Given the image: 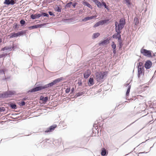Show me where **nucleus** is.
I'll use <instances>...</instances> for the list:
<instances>
[{"instance_id":"dca6fc26","label":"nucleus","mask_w":156,"mask_h":156,"mask_svg":"<svg viewBox=\"0 0 156 156\" xmlns=\"http://www.w3.org/2000/svg\"><path fill=\"white\" fill-rule=\"evenodd\" d=\"M92 1L97 5L98 8H100L102 6V3H101L98 0H92Z\"/></svg>"},{"instance_id":"79ce46f5","label":"nucleus","mask_w":156,"mask_h":156,"mask_svg":"<svg viewBox=\"0 0 156 156\" xmlns=\"http://www.w3.org/2000/svg\"><path fill=\"white\" fill-rule=\"evenodd\" d=\"M77 3H76V2L74 3H73V5H72L75 8V7L76 5H77Z\"/></svg>"},{"instance_id":"b1692460","label":"nucleus","mask_w":156,"mask_h":156,"mask_svg":"<svg viewBox=\"0 0 156 156\" xmlns=\"http://www.w3.org/2000/svg\"><path fill=\"white\" fill-rule=\"evenodd\" d=\"M131 88V86L130 85L128 86V88L127 89L126 92V96H128L129 95V93L130 92V89Z\"/></svg>"},{"instance_id":"6ab92c4d","label":"nucleus","mask_w":156,"mask_h":156,"mask_svg":"<svg viewBox=\"0 0 156 156\" xmlns=\"http://www.w3.org/2000/svg\"><path fill=\"white\" fill-rule=\"evenodd\" d=\"M118 41L119 44V49H120L122 48L123 45V44H122V38L118 39Z\"/></svg>"},{"instance_id":"c03bdc74","label":"nucleus","mask_w":156,"mask_h":156,"mask_svg":"<svg viewBox=\"0 0 156 156\" xmlns=\"http://www.w3.org/2000/svg\"><path fill=\"white\" fill-rule=\"evenodd\" d=\"M113 53L114 54H115L116 53V49H113Z\"/></svg>"},{"instance_id":"a878e982","label":"nucleus","mask_w":156,"mask_h":156,"mask_svg":"<svg viewBox=\"0 0 156 156\" xmlns=\"http://www.w3.org/2000/svg\"><path fill=\"white\" fill-rule=\"evenodd\" d=\"M138 68H144V66H143V63L142 62H139L138 64Z\"/></svg>"},{"instance_id":"c9c22d12","label":"nucleus","mask_w":156,"mask_h":156,"mask_svg":"<svg viewBox=\"0 0 156 156\" xmlns=\"http://www.w3.org/2000/svg\"><path fill=\"white\" fill-rule=\"evenodd\" d=\"M42 16H48V15L45 12L42 13V14H41Z\"/></svg>"},{"instance_id":"f8f14e48","label":"nucleus","mask_w":156,"mask_h":156,"mask_svg":"<svg viewBox=\"0 0 156 156\" xmlns=\"http://www.w3.org/2000/svg\"><path fill=\"white\" fill-rule=\"evenodd\" d=\"M45 24H38L36 25H34L29 27L28 28L30 29H34L37 28H40L43 26Z\"/></svg>"},{"instance_id":"7c9ffc66","label":"nucleus","mask_w":156,"mask_h":156,"mask_svg":"<svg viewBox=\"0 0 156 156\" xmlns=\"http://www.w3.org/2000/svg\"><path fill=\"white\" fill-rule=\"evenodd\" d=\"M126 3L128 5H130L131 4L130 0H125Z\"/></svg>"},{"instance_id":"f03ea898","label":"nucleus","mask_w":156,"mask_h":156,"mask_svg":"<svg viewBox=\"0 0 156 156\" xmlns=\"http://www.w3.org/2000/svg\"><path fill=\"white\" fill-rule=\"evenodd\" d=\"M59 79H57L55 80L53 82L47 84L43 86H40L37 87H36L35 88L31 89L30 90V91L32 92L38 91L41 90L43 89H46L49 87H51L55 84L57 82H59Z\"/></svg>"},{"instance_id":"5701e85b","label":"nucleus","mask_w":156,"mask_h":156,"mask_svg":"<svg viewBox=\"0 0 156 156\" xmlns=\"http://www.w3.org/2000/svg\"><path fill=\"white\" fill-rule=\"evenodd\" d=\"M100 35V34L98 33H97L94 34H93V35L92 36V38L93 39H94V38H96L97 37H98V36H99Z\"/></svg>"},{"instance_id":"a19ab883","label":"nucleus","mask_w":156,"mask_h":156,"mask_svg":"<svg viewBox=\"0 0 156 156\" xmlns=\"http://www.w3.org/2000/svg\"><path fill=\"white\" fill-rule=\"evenodd\" d=\"M14 26L15 27V28L16 29L18 26V25L17 23H16L14 24Z\"/></svg>"},{"instance_id":"e433bc0d","label":"nucleus","mask_w":156,"mask_h":156,"mask_svg":"<svg viewBox=\"0 0 156 156\" xmlns=\"http://www.w3.org/2000/svg\"><path fill=\"white\" fill-rule=\"evenodd\" d=\"M56 10L58 12H61V9L58 7H57L56 8Z\"/></svg>"},{"instance_id":"393cba45","label":"nucleus","mask_w":156,"mask_h":156,"mask_svg":"<svg viewBox=\"0 0 156 156\" xmlns=\"http://www.w3.org/2000/svg\"><path fill=\"white\" fill-rule=\"evenodd\" d=\"M106 153V150L105 148H103L102 150L101 154L102 156H105Z\"/></svg>"},{"instance_id":"72a5a7b5","label":"nucleus","mask_w":156,"mask_h":156,"mask_svg":"<svg viewBox=\"0 0 156 156\" xmlns=\"http://www.w3.org/2000/svg\"><path fill=\"white\" fill-rule=\"evenodd\" d=\"M10 106L13 109H15L16 108V105L15 104H11Z\"/></svg>"},{"instance_id":"2eb2a0df","label":"nucleus","mask_w":156,"mask_h":156,"mask_svg":"<svg viewBox=\"0 0 156 156\" xmlns=\"http://www.w3.org/2000/svg\"><path fill=\"white\" fill-rule=\"evenodd\" d=\"M109 41V40L108 39H107L105 40H104L103 41H101L99 43V45L100 46L101 45H104L105 44H108V42Z\"/></svg>"},{"instance_id":"58836bf2","label":"nucleus","mask_w":156,"mask_h":156,"mask_svg":"<svg viewBox=\"0 0 156 156\" xmlns=\"http://www.w3.org/2000/svg\"><path fill=\"white\" fill-rule=\"evenodd\" d=\"M10 4L12 5H14L15 3V2L14 0H11L10 1Z\"/></svg>"},{"instance_id":"f3484780","label":"nucleus","mask_w":156,"mask_h":156,"mask_svg":"<svg viewBox=\"0 0 156 156\" xmlns=\"http://www.w3.org/2000/svg\"><path fill=\"white\" fill-rule=\"evenodd\" d=\"M14 47L13 45L12 47H10L9 46H7L1 49V51H4L6 50H12V49Z\"/></svg>"},{"instance_id":"4c0bfd02","label":"nucleus","mask_w":156,"mask_h":156,"mask_svg":"<svg viewBox=\"0 0 156 156\" xmlns=\"http://www.w3.org/2000/svg\"><path fill=\"white\" fill-rule=\"evenodd\" d=\"M70 91V88H67L66 89V90H65V92L66 93H68Z\"/></svg>"},{"instance_id":"a18cd8bd","label":"nucleus","mask_w":156,"mask_h":156,"mask_svg":"<svg viewBox=\"0 0 156 156\" xmlns=\"http://www.w3.org/2000/svg\"><path fill=\"white\" fill-rule=\"evenodd\" d=\"M74 91V88H73L72 89H71V91H72V93H73Z\"/></svg>"},{"instance_id":"9b49d317","label":"nucleus","mask_w":156,"mask_h":156,"mask_svg":"<svg viewBox=\"0 0 156 156\" xmlns=\"http://www.w3.org/2000/svg\"><path fill=\"white\" fill-rule=\"evenodd\" d=\"M21 34V33L20 32H19L17 33H12L10 35H9L10 38H12L13 37H17L19 36H20Z\"/></svg>"},{"instance_id":"49530a36","label":"nucleus","mask_w":156,"mask_h":156,"mask_svg":"<svg viewBox=\"0 0 156 156\" xmlns=\"http://www.w3.org/2000/svg\"><path fill=\"white\" fill-rule=\"evenodd\" d=\"M2 42V39L0 38V43H1Z\"/></svg>"},{"instance_id":"4468645a","label":"nucleus","mask_w":156,"mask_h":156,"mask_svg":"<svg viewBox=\"0 0 156 156\" xmlns=\"http://www.w3.org/2000/svg\"><path fill=\"white\" fill-rule=\"evenodd\" d=\"M97 17V16L95 15L93 16H92L90 17H87L85 18L84 19H83L82 21H86L88 20H90L94 18H96Z\"/></svg>"},{"instance_id":"0eeeda50","label":"nucleus","mask_w":156,"mask_h":156,"mask_svg":"<svg viewBox=\"0 0 156 156\" xmlns=\"http://www.w3.org/2000/svg\"><path fill=\"white\" fill-rule=\"evenodd\" d=\"M57 127L56 125L54 124L50 126L45 131V133L52 132Z\"/></svg>"},{"instance_id":"c85d7f7f","label":"nucleus","mask_w":156,"mask_h":156,"mask_svg":"<svg viewBox=\"0 0 156 156\" xmlns=\"http://www.w3.org/2000/svg\"><path fill=\"white\" fill-rule=\"evenodd\" d=\"M72 2H69L67 3L66 5V7H70L71 5Z\"/></svg>"},{"instance_id":"20e7f679","label":"nucleus","mask_w":156,"mask_h":156,"mask_svg":"<svg viewBox=\"0 0 156 156\" xmlns=\"http://www.w3.org/2000/svg\"><path fill=\"white\" fill-rule=\"evenodd\" d=\"M140 53L144 55L148 58H152V51L150 50H147L145 49L142 48L140 50Z\"/></svg>"},{"instance_id":"ea45409f","label":"nucleus","mask_w":156,"mask_h":156,"mask_svg":"<svg viewBox=\"0 0 156 156\" xmlns=\"http://www.w3.org/2000/svg\"><path fill=\"white\" fill-rule=\"evenodd\" d=\"M6 55V54H2V55H0V58H2L3 57L5 56Z\"/></svg>"},{"instance_id":"c756f323","label":"nucleus","mask_w":156,"mask_h":156,"mask_svg":"<svg viewBox=\"0 0 156 156\" xmlns=\"http://www.w3.org/2000/svg\"><path fill=\"white\" fill-rule=\"evenodd\" d=\"M4 4L7 5L10 4V0H5V1L4 2Z\"/></svg>"},{"instance_id":"f704fd0d","label":"nucleus","mask_w":156,"mask_h":156,"mask_svg":"<svg viewBox=\"0 0 156 156\" xmlns=\"http://www.w3.org/2000/svg\"><path fill=\"white\" fill-rule=\"evenodd\" d=\"M100 23H99V22H98L97 23L94 25V27H97L98 26H99L100 25Z\"/></svg>"},{"instance_id":"a211bd4d","label":"nucleus","mask_w":156,"mask_h":156,"mask_svg":"<svg viewBox=\"0 0 156 156\" xmlns=\"http://www.w3.org/2000/svg\"><path fill=\"white\" fill-rule=\"evenodd\" d=\"M88 84L89 86L93 85L94 84V79L93 77H90L89 80Z\"/></svg>"},{"instance_id":"37998d69","label":"nucleus","mask_w":156,"mask_h":156,"mask_svg":"<svg viewBox=\"0 0 156 156\" xmlns=\"http://www.w3.org/2000/svg\"><path fill=\"white\" fill-rule=\"evenodd\" d=\"M49 14L51 16H52L53 15V14L51 12H49Z\"/></svg>"},{"instance_id":"bb28decb","label":"nucleus","mask_w":156,"mask_h":156,"mask_svg":"<svg viewBox=\"0 0 156 156\" xmlns=\"http://www.w3.org/2000/svg\"><path fill=\"white\" fill-rule=\"evenodd\" d=\"M102 4L105 6V8L106 9L108 10V8L105 2H102Z\"/></svg>"},{"instance_id":"ddd939ff","label":"nucleus","mask_w":156,"mask_h":156,"mask_svg":"<svg viewBox=\"0 0 156 156\" xmlns=\"http://www.w3.org/2000/svg\"><path fill=\"white\" fill-rule=\"evenodd\" d=\"M42 16V14H36L34 15H31L30 16V17L32 19H35L36 18H39Z\"/></svg>"},{"instance_id":"1a4fd4ad","label":"nucleus","mask_w":156,"mask_h":156,"mask_svg":"<svg viewBox=\"0 0 156 156\" xmlns=\"http://www.w3.org/2000/svg\"><path fill=\"white\" fill-rule=\"evenodd\" d=\"M91 72L89 69H87L86 71L84 73V78L87 79L90 75Z\"/></svg>"},{"instance_id":"423d86ee","label":"nucleus","mask_w":156,"mask_h":156,"mask_svg":"<svg viewBox=\"0 0 156 156\" xmlns=\"http://www.w3.org/2000/svg\"><path fill=\"white\" fill-rule=\"evenodd\" d=\"M57 127L56 125L54 124L50 126L45 131V133L52 132Z\"/></svg>"},{"instance_id":"6e6552de","label":"nucleus","mask_w":156,"mask_h":156,"mask_svg":"<svg viewBox=\"0 0 156 156\" xmlns=\"http://www.w3.org/2000/svg\"><path fill=\"white\" fill-rule=\"evenodd\" d=\"M152 65V63L150 60H147L144 64V67L147 69H150Z\"/></svg>"},{"instance_id":"4be33fe9","label":"nucleus","mask_w":156,"mask_h":156,"mask_svg":"<svg viewBox=\"0 0 156 156\" xmlns=\"http://www.w3.org/2000/svg\"><path fill=\"white\" fill-rule=\"evenodd\" d=\"M108 20H101L99 22L100 25H102L104 24L107 22Z\"/></svg>"},{"instance_id":"9d476101","label":"nucleus","mask_w":156,"mask_h":156,"mask_svg":"<svg viewBox=\"0 0 156 156\" xmlns=\"http://www.w3.org/2000/svg\"><path fill=\"white\" fill-rule=\"evenodd\" d=\"M144 68H139L138 69V75L139 77L140 76L143 75H144Z\"/></svg>"},{"instance_id":"cd10ccee","label":"nucleus","mask_w":156,"mask_h":156,"mask_svg":"<svg viewBox=\"0 0 156 156\" xmlns=\"http://www.w3.org/2000/svg\"><path fill=\"white\" fill-rule=\"evenodd\" d=\"M112 48H113V49H116V45L115 44L114 42H112Z\"/></svg>"},{"instance_id":"aec40b11","label":"nucleus","mask_w":156,"mask_h":156,"mask_svg":"<svg viewBox=\"0 0 156 156\" xmlns=\"http://www.w3.org/2000/svg\"><path fill=\"white\" fill-rule=\"evenodd\" d=\"M83 4L84 5H86L90 8H91V5L88 2L86 1H83Z\"/></svg>"},{"instance_id":"412c9836","label":"nucleus","mask_w":156,"mask_h":156,"mask_svg":"<svg viewBox=\"0 0 156 156\" xmlns=\"http://www.w3.org/2000/svg\"><path fill=\"white\" fill-rule=\"evenodd\" d=\"M48 99V98L47 97H41L40 98V99L42 100L43 102H46L47 101Z\"/></svg>"},{"instance_id":"39448f33","label":"nucleus","mask_w":156,"mask_h":156,"mask_svg":"<svg viewBox=\"0 0 156 156\" xmlns=\"http://www.w3.org/2000/svg\"><path fill=\"white\" fill-rule=\"evenodd\" d=\"M14 94L12 92L9 91L3 94H0V98H6L10 97V95Z\"/></svg>"},{"instance_id":"7ed1b4c3","label":"nucleus","mask_w":156,"mask_h":156,"mask_svg":"<svg viewBox=\"0 0 156 156\" xmlns=\"http://www.w3.org/2000/svg\"><path fill=\"white\" fill-rule=\"evenodd\" d=\"M108 73V72H97L95 74V79L98 82L100 81L101 80L106 77Z\"/></svg>"},{"instance_id":"f257e3e1","label":"nucleus","mask_w":156,"mask_h":156,"mask_svg":"<svg viewBox=\"0 0 156 156\" xmlns=\"http://www.w3.org/2000/svg\"><path fill=\"white\" fill-rule=\"evenodd\" d=\"M125 24V20L124 18L120 20L119 23L117 22H115V30L117 33L113 35L112 37L114 38H118V40L121 38L120 30L123 28Z\"/></svg>"},{"instance_id":"2f4dec72","label":"nucleus","mask_w":156,"mask_h":156,"mask_svg":"<svg viewBox=\"0 0 156 156\" xmlns=\"http://www.w3.org/2000/svg\"><path fill=\"white\" fill-rule=\"evenodd\" d=\"M25 22L23 20H21L20 21V23L22 26H23V25H24L25 24Z\"/></svg>"},{"instance_id":"473e14b6","label":"nucleus","mask_w":156,"mask_h":156,"mask_svg":"<svg viewBox=\"0 0 156 156\" xmlns=\"http://www.w3.org/2000/svg\"><path fill=\"white\" fill-rule=\"evenodd\" d=\"M20 106H23L25 105V103L24 101H22L19 104Z\"/></svg>"}]
</instances>
